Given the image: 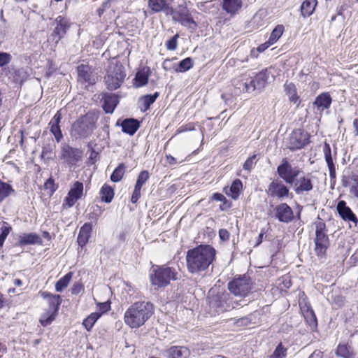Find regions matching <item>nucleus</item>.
<instances>
[{
  "mask_svg": "<svg viewBox=\"0 0 358 358\" xmlns=\"http://www.w3.org/2000/svg\"><path fill=\"white\" fill-rule=\"evenodd\" d=\"M249 80V76H247L246 75H244L242 76L241 79L238 80L236 84V87L240 90L241 92H252V91H247L246 88L245 87L244 82Z\"/></svg>",
  "mask_w": 358,
  "mask_h": 358,
  "instance_id": "obj_50",
  "label": "nucleus"
},
{
  "mask_svg": "<svg viewBox=\"0 0 358 358\" xmlns=\"http://www.w3.org/2000/svg\"><path fill=\"white\" fill-rule=\"evenodd\" d=\"M336 355L343 358H355L354 354L350 351L346 345H339L336 350Z\"/></svg>",
  "mask_w": 358,
  "mask_h": 358,
  "instance_id": "obj_41",
  "label": "nucleus"
},
{
  "mask_svg": "<svg viewBox=\"0 0 358 358\" xmlns=\"http://www.w3.org/2000/svg\"><path fill=\"white\" fill-rule=\"evenodd\" d=\"M270 73L266 69L257 73H252V76L249 75V80L244 82L245 87L247 91L261 90L266 86L269 79Z\"/></svg>",
  "mask_w": 358,
  "mask_h": 358,
  "instance_id": "obj_10",
  "label": "nucleus"
},
{
  "mask_svg": "<svg viewBox=\"0 0 358 358\" xmlns=\"http://www.w3.org/2000/svg\"><path fill=\"white\" fill-rule=\"evenodd\" d=\"M308 143V134L299 129L293 131L287 142V147L290 150H299Z\"/></svg>",
  "mask_w": 358,
  "mask_h": 358,
  "instance_id": "obj_11",
  "label": "nucleus"
},
{
  "mask_svg": "<svg viewBox=\"0 0 358 358\" xmlns=\"http://www.w3.org/2000/svg\"><path fill=\"white\" fill-rule=\"evenodd\" d=\"M83 185L80 182H76L73 187L69 192L71 196L76 197L77 199H80L83 195Z\"/></svg>",
  "mask_w": 358,
  "mask_h": 358,
  "instance_id": "obj_43",
  "label": "nucleus"
},
{
  "mask_svg": "<svg viewBox=\"0 0 358 358\" xmlns=\"http://www.w3.org/2000/svg\"><path fill=\"white\" fill-rule=\"evenodd\" d=\"M73 273L69 272L64 276L61 278L55 285V289L57 292H62L64 288L67 287L71 278Z\"/></svg>",
  "mask_w": 358,
  "mask_h": 358,
  "instance_id": "obj_35",
  "label": "nucleus"
},
{
  "mask_svg": "<svg viewBox=\"0 0 358 358\" xmlns=\"http://www.w3.org/2000/svg\"><path fill=\"white\" fill-rule=\"evenodd\" d=\"M192 59L190 57H187L179 62L177 68L175 70L177 72H185L192 68Z\"/></svg>",
  "mask_w": 358,
  "mask_h": 358,
  "instance_id": "obj_38",
  "label": "nucleus"
},
{
  "mask_svg": "<svg viewBox=\"0 0 358 358\" xmlns=\"http://www.w3.org/2000/svg\"><path fill=\"white\" fill-rule=\"evenodd\" d=\"M149 173L147 171H142L138 176L135 185L139 187H142V186L149 179Z\"/></svg>",
  "mask_w": 358,
  "mask_h": 358,
  "instance_id": "obj_46",
  "label": "nucleus"
},
{
  "mask_svg": "<svg viewBox=\"0 0 358 358\" xmlns=\"http://www.w3.org/2000/svg\"><path fill=\"white\" fill-rule=\"evenodd\" d=\"M5 74V77L8 78V83H20L24 78V72L23 69H15L13 68L6 69V68L1 69Z\"/></svg>",
  "mask_w": 358,
  "mask_h": 358,
  "instance_id": "obj_22",
  "label": "nucleus"
},
{
  "mask_svg": "<svg viewBox=\"0 0 358 358\" xmlns=\"http://www.w3.org/2000/svg\"><path fill=\"white\" fill-rule=\"evenodd\" d=\"M350 192L358 199V178L353 179L352 185L350 187Z\"/></svg>",
  "mask_w": 358,
  "mask_h": 358,
  "instance_id": "obj_56",
  "label": "nucleus"
},
{
  "mask_svg": "<svg viewBox=\"0 0 358 358\" xmlns=\"http://www.w3.org/2000/svg\"><path fill=\"white\" fill-rule=\"evenodd\" d=\"M122 130L124 133L134 135L139 128V122L134 119H126L121 124Z\"/></svg>",
  "mask_w": 358,
  "mask_h": 358,
  "instance_id": "obj_27",
  "label": "nucleus"
},
{
  "mask_svg": "<svg viewBox=\"0 0 358 358\" xmlns=\"http://www.w3.org/2000/svg\"><path fill=\"white\" fill-rule=\"evenodd\" d=\"M166 162L169 165H175L177 164V161L175 157L171 155H166Z\"/></svg>",
  "mask_w": 358,
  "mask_h": 358,
  "instance_id": "obj_63",
  "label": "nucleus"
},
{
  "mask_svg": "<svg viewBox=\"0 0 358 358\" xmlns=\"http://www.w3.org/2000/svg\"><path fill=\"white\" fill-rule=\"evenodd\" d=\"M179 38V35L177 34L171 39L166 42V48L169 50H175L177 48L178 42L177 40Z\"/></svg>",
  "mask_w": 358,
  "mask_h": 358,
  "instance_id": "obj_51",
  "label": "nucleus"
},
{
  "mask_svg": "<svg viewBox=\"0 0 358 358\" xmlns=\"http://www.w3.org/2000/svg\"><path fill=\"white\" fill-rule=\"evenodd\" d=\"M41 238L38 235L36 234H24L23 236L20 237V240L18 241L19 245H25L29 244H35L41 242Z\"/></svg>",
  "mask_w": 358,
  "mask_h": 358,
  "instance_id": "obj_31",
  "label": "nucleus"
},
{
  "mask_svg": "<svg viewBox=\"0 0 358 358\" xmlns=\"http://www.w3.org/2000/svg\"><path fill=\"white\" fill-rule=\"evenodd\" d=\"M175 268L168 266H157L150 275L151 285L155 290L164 288L170 284L171 280L178 279Z\"/></svg>",
  "mask_w": 358,
  "mask_h": 358,
  "instance_id": "obj_5",
  "label": "nucleus"
},
{
  "mask_svg": "<svg viewBox=\"0 0 358 358\" xmlns=\"http://www.w3.org/2000/svg\"><path fill=\"white\" fill-rule=\"evenodd\" d=\"M62 157L69 164H76L81 158V152L78 149L66 145L62 148Z\"/></svg>",
  "mask_w": 358,
  "mask_h": 358,
  "instance_id": "obj_21",
  "label": "nucleus"
},
{
  "mask_svg": "<svg viewBox=\"0 0 358 358\" xmlns=\"http://www.w3.org/2000/svg\"><path fill=\"white\" fill-rule=\"evenodd\" d=\"M245 0H222V8L230 16L234 17L241 10Z\"/></svg>",
  "mask_w": 358,
  "mask_h": 358,
  "instance_id": "obj_18",
  "label": "nucleus"
},
{
  "mask_svg": "<svg viewBox=\"0 0 358 358\" xmlns=\"http://www.w3.org/2000/svg\"><path fill=\"white\" fill-rule=\"evenodd\" d=\"M284 88L286 94L288 96L289 100L299 106L300 99L299 96L297 95L296 87L295 85L292 83H286L284 85Z\"/></svg>",
  "mask_w": 358,
  "mask_h": 358,
  "instance_id": "obj_28",
  "label": "nucleus"
},
{
  "mask_svg": "<svg viewBox=\"0 0 358 358\" xmlns=\"http://www.w3.org/2000/svg\"><path fill=\"white\" fill-rule=\"evenodd\" d=\"M331 101L330 94L328 92H324L316 97L314 105L317 107L318 110L323 111L329 108Z\"/></svg>",
  "mask_w": 358,
  "mask_h": 358,
  "instance_id": "obj_23",
  "label": "nucleus"
},
{
  "mask_svg": "<svg viewBox=\"0 0 358 358\" xmlns=\"http://www.w3.org/2000/svg\"><path fill=\"white\" fill-rule=\"evenodd\" d=\"M78 80L83 83H88L90 85L94 84L96 82V76L93 74L92 68L86 64H80L77 68Z\"/></svg>",
  "mask_w": 358,
  "mask_h": 358,
  "instance_id": "obj_17",
  "label": "nucleus"
},
{
  "mask_svg": "<svg viewBox=\"0 0 358 358\" xmlns=\"http://www.w3.org/2000/svg\"><path fill=\"white\" fill-rule=\"evenodd\" d=\"M50 132L52 134V135L55 136L57 142V143L60 142L61 140L63 138V135L62 133L60 125L51 126V127H50Z\"/></svg>",
  "mask_w": 358,
  "mask_h": 358,
  "instance_id": "obj_48",
  "label": "nucleus"
},
{
  "mask_svg": "<svg viewBox=\"0 0 358 358\" xmlns=\"http://www.w3.org/2000/svg\"><path fill=\"white\" fill-rule=\"evenodd\" d=\"M154 313V306L149 301H137L134 303L125 311L124 321L131 328H139Z\"/></svg>",
  "mask_w": 358,
  "mask_h": 358,
  "instance_id": "obj_3",
  "label": "nucleus"
},
{
  "mask_svg": "<svg viewBox=\"0 0 358 358\" xmlns=\"http://www.w3.org/2000/svg\"><path fill=\"white\" fill-rule=\"evenodd\" d=\"M100 197L102 201L110 203L114 197V189L107 184H104L100 190Z\"/></svg>",
  "mask_w": 358,
  "mask_h": 358,
  "instance_id": "obj_30",
  "label": "nucleus"
},
{
  "mask_svg": "<svg viewBox=\"0 0 358 358\" xmlns=\"http://www.w3.org/2000/svg\"><path fill=\"white\" fill-rule=\"evenodd\" d=\"M148 81V75L145 71H138L135 76V85L136 87H140Z\"/></svg>",
  "mask_w": 358,
  "mask_h": 358,
  "instance_id": "obj_42",
  "label": "nucleus"
},
{
  "mask_svg": "<svg viewBox=\"0 0 358 358\" xmlns=\"http://www.w3.org/2000/svg\"><path fill=\"white\" fill-rule=\"evenodd\" d=\"M78 199L76 197L71 196L68 193V195L64 199L63 206H67L68 208L72 207Z\"/></svg>",
  "mask_w": 358,
  "mask_h": 358,
  "instance_id": "obj_53",
  "label": "nucleus"
},
{
  "mask_svg": "<svg viewBox=\"0 0 358 358\" xmlns=\"http://www.w3.org/2000/svg\"><path fill=\"white\" fill-rule=\"evenodd\" d=\"M267 193L271 197H276L279 200L287 198L289 194V188L280 180H273L268 186Z\"/></svg>",
  "mask_w": 358,
  "mask_h": 358,
  "instance_id": "obj_13",
  "label": "nucleus"
},
{
  "mask_svg": "<svg viewBox=\"0 0 358 358\" xmlns=\"http://www.w3.org/2000/svg\"><path fill=\"white\" fill-rule=\"evenodd\" d=\"M208 299L210 308L217 313L234 309L238 306H243L238 301L234 300L230 294L225 291L215 292L214 289H210Z\"/></svg>",
  "mask_w": 358,
  "mask_h": 358,
  "instance_id": "obj_4",
  "label": "nucleus"
},
{
  "mask_svg": "<svg viewBox=\"0 0 358 358\" xmlns=\"http://www.w3.org/2000/svg\"><path fill=\"white\" fill-rule=\"evenodd\" d=\"M255 157H256V155H253V156L249 157L245 162V163L243 164V169H245L248 171H250L255 164L254 160H255Z\"/></svg>",
  "mask_w": 358,
  "mask_h": 358,
  "instance_id": "obj_54",
  "label": "nucleus"
},
{
  "mask_svg": "<svg viewBox=\"0 0 358 358\" xmlns=\"http://www.w3.org/2000/svg\"><path fill=\"white\" fill-rule=\"evenodd\" d=\"M213 199L218 201H223L225 200V196L220 193H215L213 195Z\"/></svg>",
  "mask_w": 358,
  "mask_h": 358,
  "instance_id": "obj_62",
  "label": "nucleus"
},
{
  "mask_svg": "<svg viewBox=\"0 0 358 358\" xmlns=\"http://www.w3.org/2000/svg\"><path fill=\"white\" fill-rule=\"evenodd\" d=\"M99 310L101 311L100 313H103L107 312L110 308V305L108 303H99Z\"/></svg>",
  "mask_w": 358,
  "mask_h": 358,
  "instance_id": "obj_60",
  "label": "nucleus"
},
{
  "mask_svg": "<svg viewBox=\"0 0 358 358\" xmlns=\"http://www.w3.org/2000/svg\"><path fill=\"white\" fill-rule=\"evenodd\" d=\"M308 358H322V352L320 350H315Z\"/></svg>",
  "mask_w": 358,
  "mask_h": 358,
  "instance_id": "obj_64",
  "label": "nucleus"
},
{
  "mask_svg": "<svg viewBox=\"0 0 358 358\" xmlns=\"http://www.w3.org/2000/svg\"><path fill=\"white\" fill-rule=\"evenodd\" d=\"M141 187L135 185L133 194L131 195V201L133 203H136L138 199L141 197Z\"/></svg>",
  "mask_w": 358,
  "mask_h": 358,
  "instance_id": "obj_55",
  "label": "nucleus"
},
{
  "mask_svg": "<svg viewBox=\"0 0 358 358\" xmlns=\"http://www.w3.org/2000/svg\"><path fill=\"white\" fill-rule=\"evenodd\" d=\"M323 152L324 155L325 161L328 166L330 177L335 178L336 169L329 144L325 143L324 146L323 148Z\"/></svg>",
  "mask_w": 358,
  "mask_h": 358,
  "instance_id": "obj_24",
  "label": "nucleus"
},
{
  "mask_svg": "<svg viewBox=\"0 0 358 358\" xmlns=\"http://www.w3.org/2000/svg\"><path fill=\"white\" fill-rule=\"evenodd\" d=\"M10 230L11 227L8 223L3 222L1 224V246Z\"/></svg>",
  "mask_w": 358,
  "mask_h": 358,
  "instance_id": "obj_49",
  "label": "nucleus"
},
{
  "mask_svg": "<svg viewBox=\"0 0 358 358\" xmlns=\"http://www.w3.org/2000/svg\"><path fill=\"white\" fill-rule=\"evenodd\" d=\"M57 313H54L52 315H50L49 313V308H48L43 315H41L40 318V323L42 326L46 327L51 324V322L55 320V316Z\"/></svg>",
  "mask_w": 358,
  "mask_h": 358,
  "instance_id": "obj_44",
  "label": "nucleus"
},
{
  "mask_svg": "<svg viewBox=\"0 0 358 358\" xmlns=\"http://www.w3.org/2000/svg\"><path fill=\"white\" fill-rule=\"evenodd\" d=\"M162 355L166 358H188L190 350L185 346L173 345L164 349Z\"/></svg>",
  "mask_w": 358,
  "mask_h": 358,
  "instance_id": "obj_15",
  "label": "nucleus"
},
{
  "mask_svg": "<svg viewBox=\"0 0 358 358\" xmlns=\"http://www.w3.org/2000/svg\"><path fill=\"white\" fill-rule=\"evenodd\" d=\"M283 31L284 27L282 25H278L271 32L268 39V43L273 44L275 43L282 36Z\"/></svg>",
  "mask_w": 358,
  "mask_h": 358,
  "instance_id": "obj_39",
  "label": "nucleus"
},
{
  "mask_svg": "<svg viewBox=\"0 0 358 358\" xmlns=\"http://www.w3.org/2000/svg\"><path fill=\"white\" fill-rule=\"evenodd\" d=\"M94 127V117L87 114L81 116L73 124L71 135L76 139L85 138L92 134Z\"/></svg>",
  "mask_w": 358,
  "mask_h": 358,
  "instance_id": "obj_6",
  "label": "nucleus"
},
{
  "mask_svg": "<svg viewBox=\"0 0 358 358\" xmlns=\"http://www.w3.org/2000/svg\"><path fill=\"white\" fill-rule=\"evenodd\" d=\"M11 59V55L8 53L1 52V69H4L3 66L9 63Z\"/></svg>",
  "mask_w": 358,
  "mask_h": 358,
  "instance_id": "obj_57",
  "label": "nucleus"
},
{
  "mask_svg": "<svg viewBox=\"0 0 358 358\" xmlns=\"http://www.w3.org/2000/svg\"><path fill=\"white\" fill-rule=\"evenodd\" d=\"M103 108L106 113H112L115 108L118 98L115 94H104Z\"/></svg>",
  "mask_w": 358,
  "mask_h": 358,
  "instance_id": "obj_25",
  "label": "nucleus"
},
{
  "mask_svg": "<svg viewBox=\"0 0 358 358\" xmlns=\"http://www.w3.org/2000/svg\"><path fill=\"white\" fill-rule=\"evenodd\" d=\"M41 294L43 299L48 300L49 313H50V315L57 313L59 307L62 303L61 296L58 294H52L47 292H43Z\"/></svg>",
  "mask_w": 358,
  "mask_h": 358,
  "instance_id": "obj_20",
  "label": "nucleus"
},
{
  "mask_svg": "<svg viewBox=\"0 0 358 358\" xmlns=\"http://www.w3.org/2000/svg\"><path fill=\"white\" fill-rule=\"evenodd\" d=\"M305 319L310 326V329L313 330L317 327V319L316 316L313 310H307L305 315Z\"/></svg>",
  "mask_w": 358,
  "mask_h": 358,
  "instance_id": "obj_45",
  "label": "nucleus"
},
{
  "mask_svg": "<svg viewBox=\"0 0 358 358\" xmlns=\"http://www.w3.org/2000/svg\"><path fill=\"white\" fill-rule=\"evenodd\" d=\"M317 0H305L301 6V11L303 17L311 15L317 6Z\"/></svg>",
  "mask_w": 358,
  "mask_h": 358,
  "instance_id": "obj_29",
  "label": "nucleus"
},
{
  "mask_svg": "<svg viewBox=\"0 0 358 358\" xmlns=\"http://www.w3.org/2000/svg\"><path fill=\"white\" fill-rule=\"evenodd\" d=\"M82 289V286L80 284H74L71 288V292L73 294H78Z\"/></svg>",
  "mask_w": 358,
  "mask_h": 358,
  "instance_id": "obj_61",
  "label": "nucleus"
},
{
  "mask_svg": "<svg viewBox=\"0 0 358 358\" xmlns=\"http://www.w3.org/2000/svg\"><path fill=\"white\" fill-rule=\"evenodd\" d=\"M228 289L235 296L245 297L252 289V282L250 277L243 275L229 282Z\"/></svg>",
  "mask_w": 358,
  "mask_h": 358,
  "instance_id": "obj_9",
  "label": "nucleus"
},
{
  "mask_svg": "<svg viewBox=\"0 0 358 358\" xmlns=\"http://www.w3.org/2000/svg\"><path fill=\"white\" fill-rule=\"evenodd\" d=\"M337 210L343 220L345 221H351L355 224V226H357L358 223V219L353 213L352 210L346 206L345 201H338L337 204Z\"/></svg>",
  "mask_w": 358,
  "mask_h": 358,
  "instance_id": "obj_19",
  "label": "nucleus"
},
{
  "mask_svg": "<svg viewBox=\"0 0 358 358\" xmlns=\"http://www.w3.org/2000/svg\"><path fill=\"white\" fill-rule=\"evenodd\" d=\"M287 349L280 343L273 353L268 357V358H285L287 357Z\"/></svg>",
  "mask_w": 358,
  "mask_h": 358,
  "instance_id": "obj_40",
  "label": "nucleus"
},
{
  "mask_svg": "<svg viewBox=\"0 0 358 358\" xmlns=\"http://www.w3.org/2000/svg\"><path fill=\"white\" fill-rule=\"evenodd\" d=\"M216 250L210 245H200L189 250L186 255L188 271L193 275H203L215 258Z\"/></svg>",
  "mask_w": 358,
  "mask_h": 358,
  "instance_id": "obj_2",
  "label": "nucleus"
},
{
  "mask_svg": "<svg viewBox=\"0 0 358 358\" xmlns=\"http://www.w3.org/2000/svg\"><path fill=\"white\" fill-rule=\"evenodd\" d=\"M55 22L56 26L51 36L55 38L56 43H57L66 34L68 29L70 27V23L67 19L62 16H58Z\"/></svg>",
  "mask_w": 358,
  "mask_h": 358,
  "instance_id": "obj_16",
  "label": "nucleus"
},
{
  "mask_svg": "<svg viewBox=\"0 0 358 358\" xmlns=\"http://www.w3.org/2000/svg\"><path fill=\"white\" fill-rule=\"evenodd\" d=\"M243 184L239 179L235 180L231 184L229 192L226 191V194L231 196L234 199H236L240 194V192L242 189Z\"/></svg>",
  "mask_w": 358,
  "mask_h": 358,
  "instance_id": "obj_33",
  "label": "nucleus"
},
{
  "mask_svg": "<svg viewBox=\"0 0 358 358\" xmlns=\"http://www.w3.org/2000/svg\"><path fill=\"white\" fill-rule=\"evenodd\" d=\"M275 218L284 223L291 222L294 219V212L286 203H281L274 208Z\"/></svg>",
  "mask_w": 358,
  "mask_h": 358,
  "instance_id": "obj_14",
  "label": "nucleus"
},
{
  "mask_svg": "<svg viewBox=\"0 0 358 358\" xmlns=\"http://www.w3.org/2000/svg\"><path fill=\"white\" fill-rule=\"evenodd\" d=\"M148 5L150 9L155 13L160 12L164 9L169 11L166 7V0H148Z\"/></svg>",
  "mask_w": 358,
  "mask_h": 358,
  "instance_id": "obj_34",
  "label": "nucleus"
},
{
  "mask_svg": "<svg viewBox=\"0 0 358 358\" xmlns=\"http://www.w3.org/2000/svg\"><path fill=\"white\" fill-rule=\"evenodd\" d=\"M45 188L47 189H50V192L52 193L55 191V182L54 180L51 178H50L44 184Z\"/></svg>",
  "mask_w": 358,
  "mask_h": 358,
  "instance_id": "obj_58",
  "label": "nucleus"
},
{
  "mask_svg": "<svg viewBox=\"0 0 358 358\" xmlns=\"http://www.w3.org/2000/svg\"><path fill=\"white\" fill-rule=\"evenodd\" d=\"M15 190L12 188V187L6 182H1V200L13 194Z\"/></svg>",
  "mask_w": 358,
  "mask_h": 358,
  "instance_id": "obj_47",
  "label": "nucleus"
},
{
  "mask_svg": "<svg viewBox=\"0 0 358 358\" xmlns=\"http://www.w3.org/2000/svg\"><path fill=\"white\" fill-rule=\"evenodd\" d=\"M219 236L222 241H227L229 238V233L226 229H220L219 231Z\"/></svg>",
  "mask_w": 358,
  "mask_h": 358,
  "instance_id": "obj_59",
  "label": "nucleus"
},
{
  "mask_svg": "<svg viewBox=\"0 0 358 358\" xmlns=\"http://www.w3.org/2000/svg\"><path fill=\"white\" fill-rule=\"evenodd\" d=\"M168 10L167 14L172 16V20L174 22H178L189 29H196L197 24L187 11L176 10L172 8H168Z\"/></svg>",
  "mask_w": 358,
  "mask_h": 358,
  "instance_id": "obj_12",
  "label": "nucleus"
},
{
  "mask_svg": "<svg viewBox=\"0 0 358 358\" xmlns=\"http://www.w3.org/2000/svg\"><path fill=\"white\" fill-rule=\"evenodd\" d=\"M101 315V313L98 312L91 313L86 319L84 320L83 322V326L87 331H90Z\"/></svg>",
  "mask_w": 358,
  "mask_h": 358,
  "instance_id": "obj_36",
  "label": "nucleus"
},
{
  "mask_svg": "<svg viewBox=\"0 0 358 358\" xmlns=\"http://www.w3.org/2000/svg\"><path fill=\"white\" fill-rule=\"evenodd\" d=\"M125 172V166L121 163L113 171L110 176L111 181L117 182L122 180Z\"/></svg>",
  "mask_w": 358,
  "mask_h": 358,
  "instance_id": "obj_37",
  "label": "nucleus"
},
{
  "mask_svg": "<svg viewBox=\"0 0 358 358\" xmlns=\"http://www.w3.org/2000/svg\"><path fill=\"white\" fill-rule=\"evenodd\" d=\"M326 224L322 221L315 223V238L314 250L318 257H324L329 246V239L327 234Z\"/></svg>",
  "mask_w": 358,
  "mask_h": 358,
  "instance_id": "obj_8",
  "label": "nucleus"
},
{
  "mask_svg": "<svg viewBox=\"0 0 358 358\" xmlns=\"http://www.w3.org/2000/svg\"><path fill=\"white\" fill-rule=\"evenodd\" d=\"M92 230V226L90 223H85L80 229L77 241L80 246L85 245L90 237Z\"/></svg>",
  "mask_w": 358,
  "mask_h": 358,
  "instance_id": "obj_26",
  "label": "nucleus"
},
{
  "mask_svg": "<svg viewBox=\"0 0 358 358\" xmlns=\"http://www.w3.org/2000/svg\"><path fill=\"white\" fill-rule=\"evenodd\" d=\"M62 115L60 110H58L54 117L52 118L49 123V126H59L61 122Z\"/></svg>",
  "mask_w": 358,
  "mask_h": 358,
  "instance_id": "obj_52",
  "label": "nucleus"
},
{
  "mask_svg": "<svg viewBox=\"0 0 358 358\" xmlns=\"http://www.w3.org/2000/svg\"><path fill=\"white\" fill-rule=\"evenodd\" d=\"M277 173L282 180L293 187L296 194L308 192L313 188L310 175L305 174L297 166H292L286 159L278 166Z\"/></svg>",
  "mask_w": 358,
  "mask_h": 358,
  "instance_id": "obj_1",
  "label": "nucleus"
},
{
  "mask_svg": "<svg viewBox=\"0 0 358 358\" xmlns=\"http://www.w3.org/2000/svg\"><path fill=\"white\" fill-rule=\"evenodd\" d=\"M159 96V93L155 92L153 94H148L142 96L140 99V103L141 105V109L143 111L147 110L150 106L155 101L157 98Z\"/></svg>",
  "mask_w": 358,
  "mask_h": 358,
  "instance_id": "obj_32",
  "label": "nucleus"
},
{
  "mask_svg": "<svg viewBox=\"0 0 358 358\" xmlns=\"http://www.w3.org/2000/svg\"><path fill=\"white\" fill-rule=\"evenodd\" d=\"M126 73L122 64L120 62L111 63L107 69L105 76L106 87L110 90L119 88L124 80Z\"/></svg>",
  "mask_w": 358,
  "mask_h": 358,
  "instance_id": "obj_7",
  "label": "nucleus"
}]
</instances>
